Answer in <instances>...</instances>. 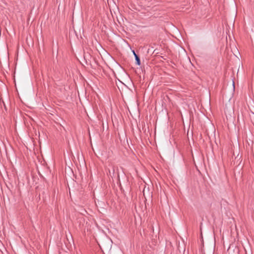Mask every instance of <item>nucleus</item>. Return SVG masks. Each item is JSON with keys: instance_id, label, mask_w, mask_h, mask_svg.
I'll list each match as a JSON object with an SVG mask.
<instances>
[{"instance_id": "1", "label": "nucleus", "mask_w": 254, "mask_h": 254, "mask_svg": "<svg viewBox=\"0 0 254 254\" xmlns=\"http://www.w3.org/2000/svg\"><path fill=\"white\" fill-rule=\"evenodd\" d=\"M135 58L136 64L137 65H139L140 64V61L138 56L137 55H135Z\"/></svg>"}, {"instance_id": "2", "label": "nucleus", "mask_w": 254, "mask_h": 254, "mask_svg": "<svg viewBox=\"0 0 254 254\" xmlns=\"http://www.w3.org/2000/svg\"><path fill=\"white\" fill-rule=\"evenodd\" d=\"M133 54L134 57H135V55H137L135 54V53L134 51H133Z\"/></svg>"}]
</instances>
